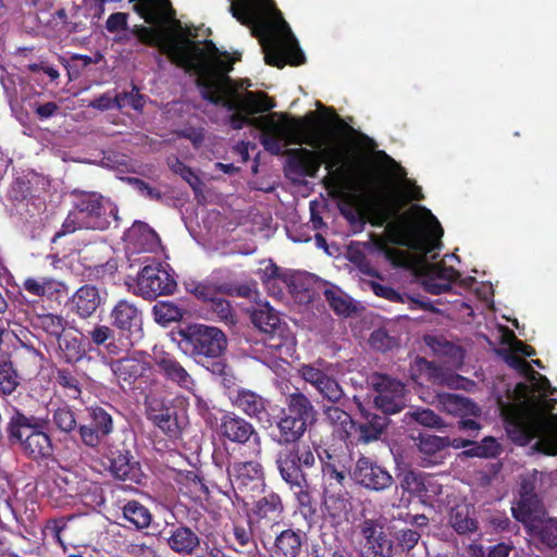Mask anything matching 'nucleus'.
Wrapping results in <instances>:
<instances>
[{
	"instance_id": "nucleus-1",
	"label": "nucleus",
	"mask_w": 557,
	"mask_h": 557,
	"mask_svg": "<svg viewBox=\"0 0 557 557\" xmlns=\"http://www.w3.org/2000/svg\"><path fill=\"white\" fill-rule=\"evenodd\" d=\"M506 363L524 375L513 389L517 403L507 418L508 436L519 445H527L536 440L533 449L546 455L557 454V414L550 412L557 401V389L552 387L548 379L516 354L505 356Z\"/></svg>"
},
{
	"instance_id": "nucleus-2",
	"label": "nucleus",
	"mask_w": 557,
	"mask_h": 557,
	"mask_svg": "<svg viewBox=\"0 0 557 557\" xmlns=\"http://www.w3.org/2000/svg\"><path fill=\"white\" fill-rule=\"evenodd\" d=\"M416 218H403L399 223L388 222L401 244L411 251V257L399 256L394 262L412 269L420 277L423 288L434 295L448 292L459 277V272L443 262L431 263L441 249L444 232L436 216L425 207H416Z\"/></svg>"
},
{
	"instance_id": "nucleus-3",
	"label": "nucleus",
	"mask_w": 557,
	"mask_h": 557,
	"mask_svg": "<svg viewBox=\"0 0 557 557\" xmlns=\"http://www.w3.org/2000/svg\"><path fill=\"white\" fill-rule=\"evenodd\" d=\"M230 11L261 37L267 64L282 69L304 63L305 55L272 0H232Z\"/></svg>"
},
{
	"instance_id": "nucleus-4",
	"label": "nucleus",
	"mask_w": 557,
	"mask_h": 557,
	"mask_svg": "<svg viewBox=\"0 0 557 557\" xmlns=\"http://www.w3.org/2000/svg\"><path fill=\"white\" fill-rule=\"evenodd\" d=\"M305 136H312L319 140V146L312 150L307 148L284 149V152L290 158L306 175L314 177L319 172L321 164H325L327 175L323 178L324 186L330 195L335 198L348 199L350 194L356 190V184L349 172L342 165L343 154L335 146L324 147L325 137L313 133L308 125L300 121Z\"/></svg>"
},
{
	"instance_id": "nucleus-5",
	"label": "nucleus",
	"mask_w": 557,
	"mask_h": 557,
	"mask_svg": "<svg viewBox=\"0 0 557 557\" xmlns=\"http://www.w3.org/2000/svg\"><path fill=\"white\" fill-rule=\"evenodd\" d=\"M73 210L70 211L62 224V234L74 233L77 230H107L111 219H117V209L100 194L95 191L74 190Z\"/></svg>"
},
{
	"instance_id": "nucleus-6",
	"label": "nucleus",
	"mask_w": 557,
	"mask_h": 557,
	"mask_svg": "<svg viewBox=\"0 0 557 557\" xmlns=\"http://www.w3.org/2000/svg\"><path fill=\"white\" fill-rule=\"evenodd\" d=\"M45 420L35 416H26L15 410L8 423L9 441L17 445L32 459H41L52 453L50 436L45 432Z\"/></svg>"
},
{
	"instance_id": "nucleus-7",
	"label": "nucleus",
	"mask_w": 557,
	"mask_h": 557,
	"mask_svg": "<svg viewBox=\"0 0 557 557\" xmlns=\"http://www.w3.org/2000/svg\"><path fill=\"white\" fill-rule=\"evenodd\" d=\"M177 335L180 349L194 358H216L227 346L225 334L215 326L193 324L180 330Z\"/></svg>"
},
{
	"instance_id": "nucleus-8",
	"label": "nucleus",
	"mask_w": 557,
	"mask_h": 557,
	"mask_svg": "<svg viewBox=\"0 0 557 557\" xmlns=\"http://www.w3.org/2000/svg\"><path fill=\"white\" fill-rule=\"evenodd\" d=\"M512 513L523 523L531 536L549 547L557 546V520L546 516L536 495H524L522 500L512 507Z\"/></svg>"
},
{
	"instance_id": "nucleus-9",
	"label": "nucleus",
	"mask_w": 557,
	"mask_h": 557,
	"mask_svg": "<svg viewBox=\"0 0 557 557\" xmlns=\"http://www.w3.org/2000/svg\"><path fill=\"white\" fill-rule=\"evenodd\" d=\"M251 321L256 327L268 335L265 345L269 348L281 352L283 349L289 351L294 346L295 338L287 324L269 304L258 305L251 311Z\"/></svg>"
},
{
	"instance_id": "nucleus-10",
	"label": "nucleus",
	"mask_w": 557,
	"mask_h": 557,
	"mask_svg": "<svg viewBox=\"0 0 557 557\" xmlns=\"http://www.w3.org/2000/svg\"><path fill=\"white\" fill-rule=\"evenodd\" d=\"M370 385L376 393L374 405L384 413H396L406 406V391L400 381L384 374H373Z\"/></svg>"
},
{
	"instance_id": "nucleus-11",
	"label": "nucleus",
	"mask_w": 557,
	"mask_h": 557,
	"mask_svg": "<svg viewBox=\"0 0 557 557\" xmlns=\"http://www.w3.org/2000/svg\"><path fill=\"white\" fill-rule=\"evenodd\" d=\"M302 380L312 385L323 399L338 404L345 393L341 384L330 373V367L324 362L301 364L298 369Z\"/></svg>"
},
{
	"instance_id": "nucleus-12",
	"label": "nucleus",
	"mask_w": 557,
	"mask_h": 557,
	"mask_svg": "<svg viewBox=\"0 0 557 557\" xmlns=\"http://www.w3.org/2000/svg\"><path fill=\"white\" fill-rule=\"evenodd\" d=\"M175 288V280L161 264H147L138 273L136 294L145 299L170 295Z\"/></svg>"
},
{
	"instance_id": "nucleus-13",
	"label": "nucleus",
	"mask_w": 557,
	"mask_h": 557,
	"mask_svg": "<svg viewBox=\"0 0 557 557\" xmlns=\"http://www.w3.org/2000/svg\"><path fill=\"white\" fill-rule=\"evenodd\" d=\"M220 430L224 437L234 443L245 444L252 438L251 453L256 458L260 457L262 451L261 438L252 424L244 418L228 412L222 417Z\"/></svg>"
},
{
	"instance_id": "nucleus-14",
	"label": "nucleus",
	"mask_w": 557,
	"mask_h": 557,
	"mask_svg": "<svg viewBox=\"0 0 557 557\" xmlns=\"http://www.w3.org/2000/svg\"><path fill=\"white\" fill-rule=\"evenodd\" d=\"M351 478L361 486L375 492L388 488L394 481L387 470L364 456L357 460Z\"/></svg>"
},
{
	"instance_id": "nucleus-15",
	"label": "nucleus",
	"mask_w": 557,
	"mask_h": 557,
	"mask_svg": "<svg viewBox=\"0 0 557 557\" xmlns=\"http://www.w3.org/2000/svg\"><path fill=\"white\" fill-rule=\"evenodd\" d=\"M276 465L282 479L294 491L299 502L301 504H306L309 500V494L307 493V479L289 449L283 450L278 454Z\"/></svg>"
},
{
	"instance_id": "nucleus-16",
	"label": "nucleus",
	"mask_w": 557,
	"mask_h": 557,
	"mask_svg": "<svg viewBox=\"0 0 557 557\" xmlns=\"http://www.w3.org/2000/svg\"><path fill=\"white\" fill-rule=\"evenodd\" d=\"M110 320L117 330L127 332L129 336L140 337L143 313L134 302L119 300L110 312Z\"/></svg>"
},
{
	"instance_id": "nucleus-17",
	"label": "nucleus",
	"mask_w": 557,
	"mask_h": 557,
	"mask_svg": "<svg viewBox=\"0 0 557 557\" xmlns=\"http://www.w3.org/2000/svg\"><path fill=\"white\" fill-rule=\"evenodd\" d=\"M227 473L231 482L242 491H253L263 484V468L256 460L234 462L227 467Z\"/></svg>"
},
{
	"instance_id": "nucleus-18",
	"label": "nucleus",
	"mask_w": 557,
	"mask_h": 557,
	"mask_svg": "<svg viewBox=\"0 0 557 557\" xmlns=\"http://www.w3.org/2000/svg\"><path fill=\"white\" fill-rule=\"evenodd\" d=\"M228 397L235 407L250 418H256L259 421H269V400L261 395L250 389L238 388L230 392Z\"/></svg>"
},
{
	"instance_id": "nucleus-19",
	"label": "nucleus",
	"mask_w": 557,
	"mask_h": 557,
	"mask_svg": "<svg viewBox=\"0 0 557 557\" xmlns=\"http://www.w3.org/2000/svg\"><path fill=\"white\" fill-rule=\"evenodd\" d=\"M354 403L357 405L366 421L358 425L356 424L354 437L350 440V442H361L367 444L376 441L382 435L387 425V418L366 412L363 405L358 396H354Z\"/></svg>"
},
{
	"instance_id": "nucleus-20",
	"label": "nucleus",
	"mask_w": 557,
	"mask_h": 557,
	"mask_svg": "<svg viewBox=\"0 0 557 557\" xmlns=\"http://www.w3.org/2000/svg\"><path fill=\"white\" fill-rule=\"evenodd\" d=\"M124 238L132 252L154 251L160 245L157 233L143 222H135L126 231Z\"/></svg>"
},
{
	"instance_id": "nucleus-21",
	"label": "nucleus",
	"mask_w": 557,
	"mask_h": 557,
	"mask_svg": "<svg viewBox=\"0 0 557 557\" xmlns=\"http://www.w3.org/2000/svg\"><path fill=\"white\" fill-rule=\"evenodd\" d=\"M102 302L99 289L94 285L81 286L71 297V310L82 319L90 318Z\"/></svg>"
},
{
	"instance_id": "nucleus-22",
	"label": "nucleus",
	"mask_w": 557,
	"mask_h": 557,
	"mask_svg": "<svg viewBox=\"0 0 557 557\" xmlns=\"http://www.w3.org/2000/svg\"><path fill=\"white\" fill-rule=\"evenodd\" d=\"M156 366L166 380L181 388L194 391L196 386L195 380L174 357L169 355L157 356Z\"/></svg>"
},
{
	"instance_id": "nucleus-23",
	"label": "nucleus",
	"mask_w": 557,
	"mask_h": 557,
	"mask_svg": "<svg viewBox=\"0 0 557 557\" xmlns=\"http://www.w3.org/2000/svg\"><path fill=\"white\" fill-rule=\"evenodd\" d=\"M322 412L326 423L332 429V433L343 441L350 442L356 430V422L350 414L334 405L324 406Z\"/></svg>"
},
{
	"instance_id": "nucleus-24",
	"label": "nucleus",
	"mask_w": 557,
	"mask_h": 557,
	"mask_svg": "<svg viewBox=\"0 0 557 557\" xmlns=\"http://www.w3.org/2000/svg\"><path fill=\"white\" fill-rule=\"evenodd\" d=\"M305 537V533L300 530H282L274 540L273 557H298L301 553Z\"/></svg>"
},
{
	"instance_id": "nucleus-25",
	"label": "nucleus",
	"mask_w": 557,
	"mask_h": 557,
	"mask_svg": "<svg viewBox=\"0 0 557 557\" xmlns=\"http://www.w3.org/2000/svg\"><path fill=\"white\" fill-rule=\"evenodd\" d=\"M283 513V504L277 494L270 493L256 502L252 508L253 523L276 524Z\"/></svg>"
},
{
	"instance_id": "nucleus-26",
	"label": "nucleus",
	"mask_w": 557,
	"mask_h": 557,
	"mask_svg": "<svg viewBox=\"0 0 557 557\" xmlns=\"http://www.w3.org/2000/svg\"><path fill=\"white\" fill-rule=\"evenodd\" d=\"M149 370V363L140 357L121 358L111 363V371L119 381L132 384Z\"/></svg>"
},
{
	"instance_id": "nucleus-27",
	"label": "nucleus",
	"mask_w": 557,
	"mask_h": 557,
	"mask_svg": "<svg viewBox=\"0 0 557 557\" xmlns=\"http://www.w3.org/2000/svg\"><path fill=\"white\" fill-rule=\"evenodd\" d=\"M351 509V503L347 497L345 490L333 491L331 488L324 492L323 510L334 522L339 523L346 520Z\"/></svg>"
},
{
	"instance_id": "nucleus-28",
	"label": "nucleus",
	"mask_w": 557,
	"mask_h": 557,
	"mask_svg": "<svg viewBox=\"0 0 557 557\" xmlns=\"http://www.w3.org/2000/svg\"><path fill=\"white\" fill-rule=\"evenodd\" d=\"M437 404L441 410L459 417H476L481 409L470 399L449 393L437 394Z\"/></svg>"
},
{
	"instance_id": "nucleus-29",
	"label": "nucleus",
	"mask_w": 557,
	"mask_h": 557,
	"mask_svg": "<svg viewBox=\"0 0 557 557\" xmlns=\"http://www.w3.org/2000/svg\"><path fill=\"white\" fill-rule=\"evenodd\" d=\"M426 345L440 358L445 359V363L450 368H459L463 362V351L456 344L441 336H426Z\"/></svg>"
},
{
	"instance_id": "nucleus-30",
	"label": "nucleus",
	"mask_w": 557,
	"mask_h": 557,
	"mask_svg": "<svg viewBox=\"0 0 557 557\" xmlns=\"http://www.w3.org/2000/svg\"><path fill=\"white\" fill-rule=\"evenodd\" d=\"M287 410L289 416L313 424L317 419V410L311 400L301 392H294L286 397Z\"/></svg>"
},
{
	"instance_id": "nucleus-31",
	"label": "nucleus",
	"mask_w": 557,
	"mask_h": 557,
	"mask_svg": "<svg viewBox=\"0 0 557 557\" xmlns=\"http://www.w3.org/2000/svg\"><path fill=\"white\" fill-rule=\"evenodd\" d=\"M168 544L175 553L193 554L200 545L198 535L187 527H177L170 532Z\"/></svg>"
},
{
	"instance_id": "nucleus-32",
	"label": "nucleus",
	"mask_w": 557,
	"mask_h": 557,
	"mask_svg": "<svg viewBox=\"0 0 557 557\" xmlns=\"http://www.w3.org/2000/svg\"><path fill=\"white\" fill-rule=\"evenodd\" d=\"M472 442L468 440H450L447 436H437L432 434H422L418 437V448L421 454L431 457L442 449L453 445L456 448L467 447L471 445Z\"/></svg>"
},
{
	"instance_id": "nucleus-33",
	"label": "nucleus",
	"mask_w": 557,
	"mask_h": 557,
	"mask_svg": "<svg viewBox=\"0 0 557 557\" xmlns=\"http://www.w3.org/2000/svg\"><path fill=\"white\" fill-rule=\"evenodd\" d=\"M276 425L281 442L292 444L298 442L304 436L310 424L283 411Z\"/></svg>"
},
{
	"instance_id": "nucleus-34",
	"label": "nucleus",
	"mask_w": 557,
	"mask_h": 557,
	"mask_svg": "<svg viewBox=\"0 0 557 557\" xmlns=\"http://www.w3.org/2000/svg\"><path fill=\"white\" fill-rule=\"evenodd\" d=\"M23 288L37 297L52 298L63 292L64 284L47 276L27 277L23 282Z\"/></svg>"
},
{
	"instance_id": "nucleus-35",
	"label": "nucleus",
	"mask_w": 557,
	"mask_h": 557,
	"mask_svg": "<svg viewBox=\"0 0 557 557\" xmlns=\"http://www.w3.org/2000/svg\"><path fill=\"white\" fill-rule=\"evenodd\" d=\"M450 495V487L444 486L438 478L425 474L420 497L437 503L438 507H448Z\"/></svg>"
},
{
	"instance_id": "nucleus-36",
	"label": "nucleus",
	"mask_w": 557,
	"mask_h": 557,
	"mask_svg": "<svg viewBox=\"0 0 557 557\" xmlns=\"http://www.w3.org/2000/svg\"><path fill=\"white\" fill-rule=\"evenodd\" d=\"M67 324V320L58 313H37L33 318V325L54 339L65 332Z\"/></svg>"
},
{
	"instance_id": "nucleus-37",
	"label": "nucleus",
	"mask_w": 557,
	"mask_h": 557,
	"mask_svg": "<svg viewBox=\"0 0 557 557\" xmlns=\"http://www.w3.org/2000/svg\"><path fill=\"white\" fill-rule=\"evenodd\" d=\"M48 422L51 423L55 431L63 434H72L77 431L78 428L76 414L67 405H63L51 410Z\"/></svg>"
},
{
	"instance_id": "nucleus-38",
	"label": "nucleus",
	"mask_w": 557,
	"mask_h": 557,
	"mask_svg": "<svg viewBox=\"0 0 557 557\" xmlns=\"http://www.w3.org/2000/svg\"><path fill=\"white\" fill-rule=\"evenodd\" d=\"M58 347L62 358L67 363H75L83 359L86 354L82 341L72 333H63L57 338Z\"/></svg>"
},
{
	"instance_id": "nucleus-39",
	"label": "nucleus",
	"mask_w": 557,
	"mask_h": 557,
	"mask_svg": "<svg viewBox=\"0 0 557 557\" xmlns=\"http://www.w3.org/2000/svg\"><path fill=\"white\" fill-rule=\"evenodd\" d=\"M123 518L137 530L148 528L152 520L150 510L137 500L124 505Z\"/></svg>"
},
{
	"instance_id": "nucleus-40",
	"label": "nucleus",
	"mask_w": 557,
	"mask_h": 557,
	"mask_svg": "<svg viewBox=\"0 0 557 557\" xmlns=\"http://www.w3.org/2000/svg\"><path fill=\"white\" fill-rule=\"evenodd\" d=\"M322 480L325 490H344V481L346 479V466L344 463H329L321 468Z\"/></svg>"
},
{
	"instance_id": "nucleus-41",
	"label": "nucleus",
	"mask_w": 557,
	"mask_h": 557,
	"mask_svg": "<svg viewBox=\"0 0 557 557\" xmlns=\"http://www.w3.org/2000/svg\"><path fill=\"white\" fill-rule=\"evenodd\" d=\"M429 374L434 384L447 386L449 388H461L463 387L466 381L465 377L454 373L449 369H445L435 364L430 367Z\"/></svg>"
},
{
	"instance_id": "nucleus-42",
	"label": "nucleus",
	"mask_w": 557,
	"mask_h": 557,
	"mask_svg": "<svg viewBox=\"0 0 557 557\" xmlns=\"http://www.w3.org/2000/svg\"><path fill=\"white\" fill-rule=\"evenodd\" d=\"M153 423L169 437L176 438L181 429L174 410L164 409L151 416Z\"/></svg>"
},
{
	"instance_id": "nucleus-43",
	"label": "nucleus",
	"mask_w": 557,
	"mask_h": 557,
	"mask_svg": "<svg viewBox=\"0 0 557 557\" xmlns=\"http://www.w3.org/2000/svg\"><path fill=\"white\" fill-rule=\"evenodd\" d=\"M324 297L329 302L330 307L337 314L348 315L354 309L350 297H348L344 292H342L338 288H326L324 290Z\"/></svg>"
},
{
	"instance_id": "nucleus-44",
	"label": "nucleus",
	"mask_w": 557,
	"mask_h": 557,
	"mask_svg": "<svg viewBox=\"0 0 557 557\" xmlns=\"http://www.w3.org/2000/svg\"><path fill=\"white\" fill-rule=\"evenodd\" d=\"M110 470L116 479L124 481L135 479V467L127 451L117 453V455L112 458Z\"/></svg>"
},
{
	"instance_id": "nucleus-45",
	"label": "nucleus",
	"mask_w": 557,
	"mask_h": 557,
	"mask_svg": "<svg viewBox=\"0 0 557 557\" xmlns=\"http://www.w3.org/2000/svg\"><path fill=\"white\" fill-rule=\"evenodd\" d=\"M152 313L157 323L168 325L171 322L183 318V311L173 302L159 301L152 308Z\"/></svg>"
},
{
	"instance_id": "nucleus-46",
	"label": "nucleus",
	"mask_w": 557,
	"mask_h": 557,
	"mask_svg": "<svg viewBox=\"0 0 557 557\" xmlns=\"http://www.w3.org/2000/svg\"><path fill=\"white\" fill-rule=\"evenodd\" d=\"M20 385V376L13 368L12 362H0V392L3 395H11Z\"/></svg>"
},
{
	"instance_id": "nucleus-47",
	"label": "nucleus",
	"mask_w": 557,
	"mask_h": 557,
	"mask_svg": "<svg viewBox=\"0 0 557 557\" xmlns=\"http://www.w3.org/2000/svg\"><path fill=\"white\" fill-rule=\"evenodd\" d=\"M170 169L182 176L184 181L188 183V185L196 191L200 193L202 190V183L197 174L187 165H185L177 158L169 159L168 162Z\"/></svg>"
},
{
	"instance_id": "nucleus-48",
	"label": "nucleus",
	"mask_w": 557,
	"mask_h": 557,
	"mask_svg": "<svg viewBox=\"0 0 557 557\" xmlns=\"http://www.w3.org/2000/svg\"><path fill=\"white\" fill-rule=\"evenodd\" d=\"M89 416L92 425L97 428L100 436L106 440L113 431V420L111 414L108 413L103 408L96 407L89 410Z\"/></svg>"
},
{
	"instance_id": "nucleus-49",
	"label": "nucleus",
	"mask_w": 557,
	"mask_h": 557,
	"mask_svg": "<svg viewBox=\"0 0 557 557\" xmlns=\"http://www.w3.org/2000/svg\"><path fill=\"white\" fill-rule=\"evenodd\" d=\"M208 308L220 321L228 325L235 324V313L227 300L220 297H214L210 299Z\"/></svg>"
},
{
	"instance_id": "nucleus-50",
	"label": "nucleus",
	"mask_w": 557,
	"mask_h": 557,
	"mask_svg": "<svg viewBox=\"0 0 557 557\" xmlns=\"http://www.w3.org/2000/svg\"><path fill=\"white\" fill-rule=\"evenodd\" d=\"M408 414L412 420L425 428L442 430L446 426L443 419L429 408L416 409Z\"/></svg>"
},
{
	"instance_id": "nucleus-51",
	"label": "nucleus",
	"mask_w": 557,
	"mask_h": 557,
	"mask_svg": "<svg viewBox=\"0 0 557 557\" xmlns=\"http://www.w3.org/2000/svg\"><path fill=\"white\" fill-rule=\"evenodd\" d=\"M449 522L459 534H465L475 529V523L469 518L468 511L465 507L453 508Z\"/></svg>"
},
{
	"instance_id": "nucleus-52",
	"label": "nucleus",
	"mask_w": 557,
	"mask_h": 557,
	"mask_svg": "<svg viewBox=\"0 0 557 557\" xmlns=\"http://www.w3.org/2000/svg\"><path fill=\"white\" fill-rule=\"evenodd\" d=\"M385 158H386L387 164L397 171V175L399 176V178L404 180V189H405L407 198L409 200L422 199L423 196L421 193V188L419 186H416L411 181L405 178V176L407 174L405 169L400 168L397 164V162L394 159H392L391 157L385 154Z\"/></svg>"
},
{
	"instance_id": "nucleus-53",
	"label": "nucleus",
	"mask_w": 557,
	"mask_h": 557,
	"mask_svg": "<svg viewBox=\"0 0 557 557\" xmlns=\"http://www.w3.org/2000/svg\"><path fill=\"white\" fill-rule=\"evenodd\" d=\"M425 474L418 473L414 471H407L404 473L403 479L400 481V486L404 491H407L412 494H417L420 496L423 481Z\"/></svg>"
},
{
	"instance_id": "nucleus-54",
	"label": "nucleus",
	"mask_w": 557,
	"mask_h": 557,
	"mask_svg": "<svg viewBox=\"0 0 557 557\" xmlns=\"http://www.w3.org/2000/svg\"><path fill=\"white\" fill-rule=\"evenodd\" d=\"M370 345L376 350L386 351L397 346V342L387 331L379 329L371 334Z\"/></svg>"
},
{
	"instance_id": "nucleus-55",
	"label": "nucleus",
	"mask_w": 557,
	"mask_h": 557,
	"mask_svg": "<svg viewBox=\"0 0 557 557\" xmlns=\"http://www.w3.org/2000/svg\"><path fill=\"white\" fill-rule=\"evenodd\" d=\"M77 431L82 442L88 447L96 448L104 441V438L100 436L97 428L92 425L91 422L90 424L79 425Z\"/></svg>"
},
{
	"instance_id": "nucleus-56",
	"label": "nucleus",
	"mask_w": 557,
	"mask_h": 557,
	"mask_svg": "<svg viewBox=\"0 0 557 557\" xmlns=\"http://www.w3.org/2000/svg\"><path fill=\"white\" fill-rule=\"evenodd\" d=\"M364 557H392L393 544L388 539H381L363 550Z\"/></svg>"
},
{
	"instance_id": "nucleus-57",
	"label": "nucleus",
	"mask_w": 557,
	"mask_h": 557,
	"mask_svg": "<svg viewBox=\"0 0 557 557\" xmlns=\"http://www.w3.org/2000/svg\"><path fill=\"white\" fill-rule=\"evenodd\" d=\"M289 451L294 455L301 469L314 466L315 456L309 445H299L289 449Z\"/></svg>"
},
{
	"instance_id": "nucleus-58",
	"label": "nucleus",
	"mask_w": 557,
	"mask_h": 557,
	"mask_svg": "<svg viewBox=\"0 0 557 557\" xmlns=\"http://www.w3.org/2000/svg\"><path fill=\"white\" fill-rule=\"evenodd\" d=\"M88 336L95 345L102 346L114 338V331L108 325L96 324L88 331Z\"/></svg>"
},
{
	"instance_id": "nucleus-59",
	"label": "nucleus",
	"mask_w": 557,
	"mask_h": 557,
	"mask_svg": "<svg viewBox=\"0 0 557 557\" xmlns=\"http://www.w3.org/2000/svg\"><path fill=\"white\" fill-rule=\"evenodd\" d=\"M57 381L62 387L69 389L70 397L77 398L81 395L78 381L70 372L59 371Z\"/></svg>"
},
{
	"instance_id": "nucleus-60",
	"label": "nucleus",
	"mask_w": 557,
	"mask_h": 557,
	"mask_svg": "<svg viewBox=\"0 0 557 557\" xmlns=\"http://www.w3.org/2000/svg\"><path fill=\"white\" fill-rule=\"evenodd\" d=\"M421 534L411 529H403L396 533V540L403 549L410 550L419 542Z\"/></svg>"
},
{
	"instance_id": "nucleus-61",
	"label": "nucleus",
	"mask_w": 557,
	"mask_h": 557,
	"mask_svg": "<svg viewBox=\"0 0 557 557\" xmlns=\"http://www.w3.org/2000/svg\"><path fill=\"white\" fill-rule=\"evenodd\" d=\"M116 103L117 109H122L126 106L132 107L135 110H139L144 106V99L143 96L138 94V91L134 92H123V94H116Z\"/></svg>"
},
{
	"instance_id": "nucleus-62",
	"label": "nucleus",
	"mask_w": 557,
	"mask_h": 557,
	"mask_svg": "<svg viewBox=\"0 0 557 557\" xmlns=\"http://www.w3.org/2000/svg\"><path fill=\"white\" fill-rule=\"evenodd\" d=\"M498 451V445L493 437H485L482 443L471 450L472 456L492 457Z\"/></svg>"
},
{
	"instance_id": "nucleus-63",
	"label": "nucleus",
	"mask_w": 557,
	"mask_h": 557,
	"mask_svg": "<svg viewBox=\"0 0 557 557\" xmlns=\"http://www.w3.org/2000/svg\"><path fill=\"white\" fill-rule=\"evenodd\" d=\"M117 270V263L115 260H108L103 264H98L92 269L91 275L97 280H111Z\"/></svg>"
},
{
	"instance_id": "nucleus-64",
	"label": "nucleus",
	"mask_w": 557,
	"mask_h": 557,
	"mask_svg": "<svg viewBox=\"0 0 557 557\" xmlns=\"http://www.w3.org/2000/svg\"><path fill=\"white\" fill-rule=\"evenodd\" d=\"M371 287L376 296L386 298L394 302H405L406 297L389 286H385L379 283H372Z\"/></svg>"
}]
</instances>
